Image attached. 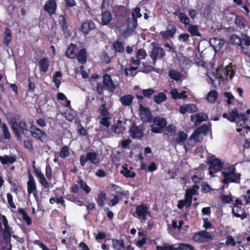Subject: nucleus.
<instances>
[{
  "instance_id": "nucleus-25",
  "label": "nucleus",
  "mask_w": 250,
  "mask_h": 250,
  "mask_svg": "<svg viewBox=\"0 0 250 250\" xmlns=\"http://www.w3.org/2000/svg\"><path fill=\"white\" fill-rule=\"evenodd\" d=\"M107 196L105 192L104 191H101L97 194V197L95 200L98 206L100 208H103Z\"/></svg>"
},
{
  "instance_id": "nucleus-3",
  "label": "nucleus",
  "mask_w": 250,
  "mask_h": 250,
  "mask_svg": "<svg viewBox=\"0 0 250 250\" xmlns=\"http://www.w3.org/2000/svg\"><path fill=\"white\" fill-rule=\"evenodd\" d=\"M11 128L15 134V137L18 139H21L22 134H24L25 131H28L27 124L23 120H21L19 122L16 120L12 121Z\"/></svg>"
},
{
  "instance_id": "nucleus-39",
  "label": "nucleus",
  "mask_w": 250,
  "mask_h": 250,
  "mask_svg": "<svg viewBox=\"0 0 250 250\" xmlns=\"http://www.w3.org/2000/svg\"><path fill=\"white\" fill-rule=\"evenodd\" d=\"M18 212L22 215V219L26 222L27 225L29 226L32 224L31 218L28 215L23 208H19Z\"/></svg>"
},
{
  "instance_id": "nucleus-62",
  "label": "nucleus",
  "mask_w": 250,
  "mask_h": 250,
  "mask_svg": "<svg viewBox=\"0 0 250 250\" xmlns=\"http://www.w3.org/2000/svg\"><path fill=\"white\" fill-rule=\"evenodd\" d=\"M146 56V53L145 50L143 49H139L137 51L136 57L142 60L145 59Z\"/></svg>"
},
{
  "instance_id": "nucleus-52",
  "label": "nucleus",
  "mask_w": 250,
  "mask_h": 250,
  "mask_svg": "<svg viewBox=\"0 0 250 250\" xmlns=\"http://www.w3.org/2000/svg\"><path fill=\"white\" fill-rule=\"evenodd\" d=\"M223 94L224 96L227 98L226 102L228 104L230 105L233 103L234 101V97L233 96L231 93L229 92H225Z\"/></svg>"
},
{
  "instance_id": "nucleus-54",
  "label": "nucleus",
  "mask_w": 250,
  "mask_h": 250,
  "mask_svg": "<svg viewBox=\"0 0 250 250\" xmlns=\"http://www.w3.org/2000/svg\"><path fill=\"white\" fill-rule=\"evenodd\" d=\"M7 198V202L9 204L10 208L13 209H15L16 208V206L13 202V198L12 195L10 193H7L6 194Z\"/></svg>"
},
{
  "instance_id": "nucleus-20",
  "label": "nucleus",
  "mask_w": 250,
  "mask_h": 250,
  "mask_svg": "<svg viewBox=\"0 0 250 250\" xmlns=\"http://www.w3.org/2000/svg\"><path fill=\"white\" fill-rule=\"evenodd\" d=\"M188 135L183 131H180L176 134L173 141L179 145H184L188 139Z\"/></svg>"
},
{
  "instance_id": "nucleus-28",
  "label": "nucleus",
  "mask_w": 250,
  "mask_h": 250,
  "mask_svg": "<svg viewBox=\"0 0 250 250\" xmlns=\"http://www.w3.org/2000/svg\"><path fill=\"white\" fill-rule=\"evenodd\" d=\"M238 116V111L236 108H234L232 111L229 112L228 114L226 113L223 114V117L227 119L231 122H234Z\"/></svg>"
},
{
  "instance_id": "nucleus-36",
  "label": "nucleus",
  "mask_w": 250,
  "mask_h": 250,
  "mask_svg": "<svg viewBox=\"0 0 250 250\" xmlns=\"http://www.w3.org/2000/svg\"><path fill=\"white\" fill-rule=\"evenodd\" d=\"M113 48L117 53H123L125 51L124 43L120 41H115L112 44Z\"/></svg>"
},
{
  "instance_id": "nucleus-35",
  "label": "nucleus",
  "mask_w": 250,
  "mask_h": 250,
  "mask_svg": "<svg viewBox=\"0 0 250 250\" xmlns=\"http://www.w3.org/2000/svg\"><path fill=\"white\" fill-rule=\"evenodd\" d=\"M218 97V94L216 90H212L208 93L206 100L209 103L213 104L216 101Z\"/></svg>"
},
{
  "instance_id": "nucleus-13",
  "label": "nucleus",
  "mask_w": 250,
  "mask_h": 250,
  "mask_svg": "<svg viewBox=\"0 0 250 250\" xmlns=\"http://www.w3.org/2000/svg\"><path fill=\"white\" fill-rule=\"evenodd\" d=\"M175 26L172 24H169L166 30L161 31L160 33L163 40L166 41L167 39L173 38L176 32Z\"/></svg>"
},
{
  "instance_id": "nucleus-48",
  "label": "nucleus",
  "mask_w": 250,
  "mask_h": 250,
  "mask_svg": "<svg viewBox=\"0 0 250 250\" xmlns=\"http://www.w3.org/2000/svg\"><path fill=\"white\" fill-rule=\"evenodd\" d=\"M70 155V152L67 146H63L60 152V156L62 158H65Z\"/></svg>"
},
{
  "instance_id": "nucleus-16",
  "label": "nucleus",
  "mask_w": 250,
  "mask_h": 250,
  "mask_svg": "<svg viewBox=\"0 0 250 250\" xmlns=\"http://www.w3.org/2000/svg\"><path fill=\"white\" fill-rule=\"evenodd\" d=\"M207 238L210 239L211 236L205 230L195 233L192 237V240L198 243L205 242Z\"/></svg>"
},
{
  "instance_id": "nucleus-9",
  "label": "nucleus",
  "mask_w": 250,
  "mask_h": 250,
  "mask_svg": "<svg viewBox=\"0 0 250 250\" xmlns=\"http://www.w3.org/2000/svg\"><path fill=\"white\" fill-rule=\"evenodd\" d=\"M96 24L90 20H86L82 23L80 28V32L84 36L87 35L91 31L95 29Z\"/></svg>"
},
{
  "instance_id": "nucleus-10",
  "label": "nucleus",
  "mask_w": 250,
  "mask_h": 250,
  "mask_svg": "<svg viewBox=\"0 0 250 250\" xmlns=\"http://www.w3.org/2000/svg\"><path fill=\"white\" fill-rule=\"evenodd\" d=\"M30 131L31 136L33 138L42 142L43 141V140L46 139L47 136L46 133L44 131L40 129L35 125H31Z\"/></svg>"
},
{
  "instance_id": "nucleus-5",
  "label": "nucleus",
  "mask_w": 250,
  "mask_h": 250,
  "mask_svg": "<svg viewBox=\"0 0 250 250\" xmlns=\"http://www.w3.org/2000/svg\"><path fill=\"white\" fill-rule=\"evenodd\" d=\"M153 125H150L151 131L154 133H162L167 125V120L162 117L156 116L153 118Z\"/></svg>"
},
{
  "instance_id": "nucleus-7",
  "label": "nucleus",
  "mask_w": 250,
  "mask_h": 250,
  "mask_svg": "<svg viewBox=\"0 0 250 250\" xmlns=\"http://www.w3.org/2000/svg\"><path fill=\"white\" fill-rule=\"evenodd\" d=\"M148 209L149 206L146 204L142 203L136 207L135 213L138 218L145 221L146 220L147 216L151 217V214Z\"/></svg>"
},
{
  "instance_id": "nucleus-26",
  "label": "nucleus",
  "mask_w": 250,
  "mask_h": 250,
  "mask_svg": "<svg viewBox=\"0 0 250 250\" xmlns=\"http://www.w3.org/2000/svg\"><path fill=\"white\" fill-rule=\"evenodd\" d=\"M87 159L95 166H98L100 162V158L95 152H88L86 154Z\"/></svg>"
},
{
  "instance_id": "nucleus-33",
  "label": "nucleus",
  "mask_w": 250,
  "mask_h": 250,
  "mask_svg": "<svg viewBox=\"0 0 250 250\" xmlns=\"http://www.w3.org/2000/svg\"><path fill=\"white\" fill-rule=\"evenodd\" d=\"M58 22L59 24L61 25L62 30L64 32L67 33L68 30V25L66 18L65 16L60 15L59 17Z\"/></svg>"
},
{
  "instance_id": "nucleus-22",
  "label": "nucleus",
  "mask_w": 250,
  "mask_h": 250,
  "mask_svg": "<svg viewBox=\"0 0 250 250\" xmlns=\"http://www.w3.org/2000/svg\"><path fill=\"white\" fill-rule=\"evenodd\" d=\"M234 23L237 26L240 28H244L248 26V22L244 17L237 14H234Z\"/></svg>"
},
{
  "instance_id": "nucleus-6",
  "label": "nucleus",
  "mask_w": 250,
  "mask_h": 250,
  "mask_svg": "<svg viewBox=\"0 0 250 250\" xmlns=\"http://www.w3.org/2000/svg\"><path fill=\"white\" fill-rule=\"evenodd\" d=\"M144 130L143 125H137L135 123H133L129 128V134L132 139L140 140L144 137Z\"/></svg>"
},
{
  "instance_id": "nucleus-51",
  "label": "nucleus",
  "mask_w": 250,
  "mask_h": 250,
  "mask_svg": "<svg viewBox=\"0 0 250 250\" xmlns=\"http://www.w3.org/2000/svg\"><path fill=\"white\" fill-rule=\"evenodd\" d=\"M23 146L24 147L28 149V150L31 151L33 150V143L32 139L25 140L23 141Z\"/></svg>"
},
{
  "instance_id": "nucleus-24",
  "label": "nucleus",
  "mask_w": 250,
  "mask_h": 250,
  "mask_svg": "<svg viewBox=\"0 0 250 250\" xmlns=\"http://www.w3.org/2000/svg\"><path fill=\"white\" fill-rule=\"evenodd\" d=\"M134 97L131 94H126L122 96L120 99V101L122 105L125 106H129L131 105Z\"/></svg>"
},
{
  "instance_id": "nucleus-42",
  "label": "nucleus",
  "mask_w": 250,
  "mask_h": 250,
  "mask_svg": "<svg viewBox=\"0 0 250 250\" xmlns=\"http://www.w3.org/2000/svg\"><path fill=\"white\" fill-rule=\"evenodd\" d=\"M177 245L176 250H196L194 247L189 244L182 243Z\"/></svg>"
},
{
  "instance_id": "nucleus-2",
  "label": "nucleus",
  "mask_w": 250,
  "mask_h": 250,
  "mask_svg": "<svg viewBox=\"0 0 250 250\" xmlns=\"http://www.w3.org/2000/svg\"><path fill=\"white\" fill-rule=\"evenodd\" d=\"M110 93L114 92L116 86L113 82L111 76L108 74H105L103 76V83H98L96 86V91L99 95L104 94V88Z\"/></svg>"
},
{
  "instance_id": "nucleus-21",
  "label": "nucleus",
  "mask_w": 250,
  "mask_h": 250,
  "mask_svg": "<svg viewBox=\"0 0 250 250\" xmlns=\"http://www.w3.org/2000/svg\"><path fill=\"white\" fill-rule=\"evenodd\" d=\"M77 46L76 44L70 43L65 52V56L69 59H74L77 56Z\"/></svg>"
},
{
  "instance_id": "nucleus-53",
  "label": "nucleus",
  "mask_w": 250,
  "mask_h": 250,
  "mask_svg": "<svg viewBox=\"0 0 250 250\" xmlns=\"http://www.w3.org/2000/svg\"><path fill=\"white\" fill-rule=\"evenodd\" d=\"M143 96L147 98L150 97L155 93V90L152 88L143 89L142 91Z\"/></svg>"
},
{
  "instance_id": "nucleus-14",
  "label": "nucleus",
  "mask_w": 250,
  "mask_h": 250,
  "mask_svg": "<svg viewBox=\"0 0 250 250\" xmlns=\"http://www.w3.org/2000/svg\"><path fill=\"white\" fill-rule=\"evenodd\" d=\"M57 8V5L56 0H48L46 1L43 10L49 15L52 16L56 13Z\"/></svg>"
},
{
  "instance_id": "nucleus-56",
  "label": "nucleus",
  "mask_w": 250,
  "mask_h": 250,
  "mask_svg": "<svg viewBox=\"0 0 250 250\" xmlns=\"http://www.w3.org/2000/svg\"><path fill=\"white\" fill-rule=\"evenodd\" d=\"M109 116L102 117L100 121V124L104 125L106 127H108L110 125V123L109 121Z\"/></svg>"
},
{
  "instance_id": "nucleus-40",
  "label": "nucleus",
  "mask_w": 250,
  "mask_h": 250,
  "mask_svg": "<svg viewBox=\"0 0 250 250\" xmlns=\"http://www.w3.org/2000/svg\"><path fill=\"white\" fill-rule=\"evenodd\" d=\"M127 29H130L131 31H133L136 28L137 26V19L135 18H129L127 20Z\"/></svg>"
},
{
  "instance_id": "nucleus-19",
  "label": "nucleus",
  "mask_w": 250,
  "mask_h": 250,
  "mask_svg": "<svg viewBox=\"0 0 250 250\" xmlns=\"http://www.w3.org/2000/svg\"><path fill=\"white\" fill-rule=\"evenodd\" d=\"M209 43L214 49V51L217 52L222 48L225 43V42L222 39L213 38L210 39Z\"/></svg>"
},
{
  "instance_id": "nucleus-49",
  "label": "nucleus",
  "mask_w": 250,
  "mask_h": 250,
  "mask_svg": "<svg viewBox=\"0 0 250 250\" xmlns=\"http://www.w3.org/2000/svg\"><path fill=\"white\" fill-rule=\"evenodd\" d=\"M1 128L3 133L4 138L7 140L10 139L11 138V134L6 124L3 123Z\"/></svg>"
},
{
  "instance_id": "nucleus-44",
  "label": "nucleus",
  "mask_w": 250,
  "mask_h": 250,
  "mask_svg": "<svg viewBox=\"0 0 250 250\" xmlns=\"http://www.w3.org/2000/svg\"><path fill=\"white\" fill-rule=\"evenodd\" d=\"M175 54V57L179 62V63L182 64H184L186 63L188 61V58L184 56L183 53L175 51L174 52Z\"/></svg>"
},
{
  "instance_id": "nucleus-37",
  "label": "nucleus",
  "mask_w": 250,
  "mask_h": 250,
  "mask_svg": "<svg viewBox=\"0 0 250 250\" xmlns=\"http://www.w3.org/2000/svg\"><path fill=\"white\" fill-rule=\"evenodd\" d=\"M188 25V31L190 33L191 36L201 37V34L199 32L197 25L189 24Z\"/></svg>"
},
{
  "instance_id": "nucleus-60",
  "label": "nucleus",
  "mask_w": 250,
  "mask_h": 250,
  "mask_svg": "<svg viewBox=\"0 0 250 250\" xmlns=\"http://www.w3.org/2000/svg\"><path fill=\"white\" fill-rule=\"evenodd\" d=\"M208 129V126L205 124L202 125L196 129L198 134L204 133L205 134L207 133Z\"/></svg>"
},
{
  "instance_id": "nucleus-61",
  "label": "nucleus",
  "mask_w": 250,
  "mask_h": 250,
  "mask_svg": "<svg viewBox=\"0 0 250 250\" xmlns=\"http://www.w3.org/2000/svg\"><path fill=\"white\" fill-rule=\"evenodd\" d=\"M227 240L226 241V245L227 246L231 245V246H235L236 244V242L234 240V239L232 237L231 235H228L226 238Z\"/></svg>"
},
{
  "instance_id": "nucleus-34",
  "label": "nucleus",
  "mask_w": 250,
  "mask_h": 250,
  "mask_svg": "<svg viewBox=\"0 0 250 250\" xmlns=\"http://www.w3.org/2000/svg\"><path fill=\"white\" fill-rule=\"evenodd\" d=\"M170 94L172 98L173 99H181L182 98H186L187 96L186 95V92L183 91L181 93H179L177 90L175 88L173 89L170 91Z\"/></svg>"
},
{
  "instance_id": "nucleus-55",
  "label": "nucleus",
  "mask_w": 250,
  "mask_h": 250,
  "mask_svg": "<svg viewBox=\"0 0 250 250\" xmlns=\"http://www.w3.org/2000/svg\"><path fill=\"white\" fill-rule=\"evenodd\" d=\"M99 110L102 117L109 116V112L105 104L101 105Z\"/></svg>"
},
{
  "instance_id": "nucleus-18",
  "label": "nucleus",
  "mask_w": 250,
  "mask_h": 250,
  "mask_svg": "<svg viewBox=\"0 0 250 250\" xmlns=\"http://www.w3.org/2000/svg\"><path fill=\"white\" fill-rule=\"evenodd\" d=\"M178 7V8L173 13V14L174 16H177L180 21L183 23L185 26L189 25L190 23V20L189 18L185 13L180 12V7L179 6Z\"/></svg>"
},
{
  "instance_id": "nucleus-63",
  "label": "nucleus",
  "mask_w": 250,
  "mask_h": 250,
  "mask_svg": "<svg viewBox=\"0 0 250 250\" xmlns=\"http://www.w3.org/2000/svg\"><path fill=\"white\" fill-rule=\"evenodd\" d=\"M212 190V189L207 183H203L201 186V190L202 192H210Z\"/></svg>"
},
{
  "instance_id": "nucleus-30",
  "label": "nucleus",
  "mask_w": 250,
  "mask_h": 250,
  "mask_svg": "<svg viewBox=\"0 0 250 250\" xmlns=\"http://www.w3.org/2000/svg\"><path fill=\"white\" fill-rule=\"evenodd\" d=\"M27 187L28 193L29 194L33 193L34 197L37 198V189L35 181H27Z\"/></svg>"
},
{
  "instance_id": "nucleus-31",
  "label": "nucleus",
  "mask_w": 250,
  "mask_h": 250,
  "mask_svg": "<svg viewBox=\"0 0 250 250\" xmlns=\"http://www.w3.org/2000/svg\"><path fill=\"white\" fill-rule=\"evenodd\" d=\"M16 161V158L13 156H0V162L3 165L12 164Z\"/></svg>"
},
{
  "instance_id": "nucleus-58",
  "label": "nucleus",
  "mask_w": 250,
  "mask_h": 250,
  "mask_svg": "<svg viewBox=\"0 0 250 250\" xmlns=\"http://www.w3.org/2000/svg\"><path fill=\"white\" fill-rule=\"evenodd\" d=\"M101 58L103 62L106 64H108L111 62V59L110 57L108 55L105 51L102 52Z\"/></svg>"
},
{
  "instance_id": "nucleus-47",
  "label": "nucleus",
  "mask_w": 250,
  "mask_h": 250,
  "mask_svg": "<svg viewBox=\"0 0 250 250\" xmlns=\"http://www.w3.org/2000/svg\"><path fill=\"white\" fill-rule=\"evenodd\" d=\"M78 184H79L80 188L84 191L86 193L88 194L90 192L91 188L83 180L80 179L78 182Z\"/></svg>"
},
{
  "instance_id": "nucleus-41",
  "label": "nucleus",
  "mask_w": 250,
  "mask_h": 250,
  "mask_svg": "<svg viewBox=\"0 0 250 250\" xmlns=\"http://www.w3.org/2000/svg\"><path fill=\"white\" fill-rule=\"evenodd\" d=\"M112 247L116 250H121L125 248V244L123 240L112 239Z\"/></svg>"
},
{
  "instance_id": "nucleus-43",
  "label": "nucleus",
  "mask_w": 250,
  "mask_h": 250,
  "mask_svg": "<svg viewBox=\"0 0 250 250\" xmlns=\"http://www.w3.org/2000/svg\"><path fill=\"white\" fill-rule=\"evenodd\" d=\"M154 101L157 104H160L161 103L165 101L167 99L166 95L163 92H160L157 95L154 96Z\"/></svg>"
},
{
  "instance_id": "nucleus-11",
  "label": "nucleus",
  "mask_w": 250,
  "mask_h": 250,
  "mask_svg": "<svg viewBox=\"0 0 250 250\" xmlns=\"http://www.w3.org/2000/svg\"><path fill=\"white\" fill-rule=\"evenodd\" d=\"M139 114L141 120L144 123L151 122L153 117L149 108L143 106L142 104L139 107Z\"/></svg>"
},
{
  "instance_id": "nucleus-1",
  "label": "nucleus",
  "mask_w": 250,
  "mask_h": 250,
  "mask_svg": "<svg viewBox=\"0 0 250 250\" xmlns=\"http://www.w3.org/2000/svg\"><path fill=\"white\" fill-rule=\"evenodd\" d=\"M222 175L223 176L222 183L227 186L226 188L230 183L239 184L240 182L241 175L237 171L235 165L225 167L222 172Z\"/></svg>"
},
{
  "instance_id": "nucleus-45",
  "label": "nucleus",
  "mask_w": 250,
  "mask_h": 250,
  "mask_svg": "<svg viewBox=\"0 0 250 250\" xmlns=\"http://www.w3.org/2000/svg\"><path fill=\"white\" fill-rule=\"evenodd\" d=\"M169 77L175 81H178L181 78V74L180 72L174 70H170L168 72Z\"/></svg>"
},
{
  "instance_id": "nucleus-57",
  "label": "nucleus",
  "mask_w": 250,
  "mask_h": 250,
  "mask_svg": "<svg viewBox=\"0 0 250 250\" xmlns=\"http://www.w3.org/2000/svg\"><path fill=\"white\" fill-rule=\"evenodd\" d=\"M159 56V47H154L150 54V58L153 60L155 61L157 59V58Z\"/></svg>"
},
{
  "instance_id": "nucleus-27",
  "label": "nucleus",
  "mask_w": 250,
  "mask_h": 250,
  "mask_svg": "<svg viewBox=\"0 0 250 250\" xmlns=\"http://www.w3.org/2000/svg\"><path fill=\"white\" fill-rule=\"evenodd\" d=\"M78 61L81 64H84L87 61V54L85 48H82L79 50L76 56Z\"/></svg>"
},
{
  "instance_id": "nucleus-38",
  "label": "nucleus",
  "mask_w": 250,
  "mask_h": 250,
  "mask_svg": "<svg viewBox=\"0 0 250 250\" xmlns=\"http://www.w3.org/2000/svg\"><path fill=\"white\" fill-rule=\"evenodd\" d=\"M229 39L232 44H236L238 46L243 48L242 37H240L235 34H232L230 36Z\"/></svg>"
},
{
  "instance_id": "nucleus-12",
  "label": "nucleus",
  "mask_w": 250,
  "mask_h": 250,
  "mask_svg": "<svg viewBox=\"0 0 250 250\" xmlns=\"http://www.w3.org/2000/svg\"><path fill=\"white\" fill-rule=\"evenodd\" d=\"M33 166V167L34 169V173L36 176L38 178L39 181L41 185L45 189H48L49 188V183L48 182L46 178H45L41 170L39 168H36L34 165L35 163V161L32 162Z\"/></svg>"
},
{
  "instance_id": "nucleus-8",
  "label": "nucleus",
  "mask_w": 250,
  "mask_h": 250,
  "mask_svg": "<svg viewBox=\"0 0 250 250\" xmlns=\"http://www.w3.org/2000/svg\"><path fill=\"white\" fill-rule=\"evenodd\" d=\"M106 0H103L101 9V24L103 25H106L108 24L112 20V17L110 11L105 10V4Z\"/></svg>"
},
{
  "instance_id": "nucleus-64",
  "label": "nucleus",
  "mask_w": 250,
  "mask_h": 250,
  "mask_svg": "<svg viewBox=\"0 0 250 250\" xmlns=\"http://www.w3.org/2000/svg\"><path fill=\"white\" fill-rule=\"evenodd\" d=\"M242 41L244 42V45L249 46L250 45V37L245 33L241 34Z\"/></svg>"
},
{
  "instance_id": "nucleus-29",
  "label": "nucleus",
  "mask_w": 250,
  "mask_h": 250,
  "mask_svg": "<svg viewBox=\"0 0 250 250\" xmlns=\"http://www.w3.org/2000/svg\"><path fill=\"white\" fill-rule=\"evenodd\" d=\"M12 40V34L11 30L8 27H6L4 32V40L3 43L6 46H8Z\"/></svg>"
},
{
  "instance_id": "nucleus-50",
  "label": "nucleus",
  "mask_w": 250,
  "mask_h": 250,
  "mask_svg": "<svg viewBox=\"0 0 250 250\" xmlns=\"http://www.w3.org/2000/svg\"><path fill=\"white\" fill-rule=\"evenodd\" d=\"M165 128L166 131L167 132L166 133L167 136L174 134L176 132V127L172 124H169L167 126L166 125Z\"/></svg>"
},
{
  "instance_id": "nucleus-59",
  "label": "nucleus",
  "mask_w": 250,
  "mask_h": 250,
  "mask_svg": "<svg viewBox=\"0 0 250 250\" xmlns=\"http://www.w3.org/2000/svg\"><path fill=\"white\" fill-rule=\"evenodd\" d=\"M78 131L79 133L82 135H83L84 136H88V133L86 129H85L82 125L80 122H79V124H78Z\"/></svg>"
},
{
  "instance_id": "nucleus-15",
  "label": "nucleus",
  "mask_w": 250,
  "mask_h": 250,
  "mask_svg": "<svg viewBox=\"0 0 250 250\" xmlns=\"http://www.w3.org/2000/svg\"><path fill=\"white\" fill-rule=\"evenodd\" d=\"M37 64L39 67L40 72L45 73L50 66V61L46 57H42L38 60Z\"/></svg>"
},
{
  "instance_id": "nucleus-32",
  "label": "nucleus",
  "mask_w": 250,
  "mask_h": 250,
  "mask_svg": "<svg viewBox=\"0 0 250 250\" xmlns=\"http://www.w3.org/2000/svg\"><path fill=\"white\" fill-rule=\"evenodd\" d=\"M199 187L197 185H193L192 188H188L185 193V198L188 199L192 200V196L195 194L197 190L199 189Z\"/></svg>"
},
{
  "instance_id": "nucleus-4",
  "label": "nucleus",
  "mask_w": 250,
  "mask_h": 250,
  "mask_svg": "<svg viewBox=\"0 0 250 250\" xmlns=\"http://www.w3.org/2000/svg\"><path fill=\"white\" fill-rule=\"evenodd\" d=\"M209 174L212 176L214 174L223 170V163L214 155L212 156L208 161Z\"/></svg>"
},
{
  "instance_id": "nucleus-46",
  "label": "nucleus",
  "mask_w": 250,
  "mask_h": 250,
  "mask_svg": "<svg viewBox=\"0 0 250 250\" xmlns=\"http://www.w3.org/2000/svg\"><path fill=\"white\" fill-rule=\"evenodd\" d=\"M207 115L204 113H201L196 115L194 122L196 123L200 124L201 122L207 120Z\"/></svg>"
},
{
  "instance_id": "nucleus-23",
  "label": "nucleus",
  "mask_w": 250,
  "mask_h": 250,
  "mask_svg": "<svg viewBox=\"0 0 250 250\" xmlns=\"http://www.w3.org/2000/svg\"><path fill=\"white\" fill-rule=\"evenodd\" d=\"M128 165L126 164H124L122 165L123 170L121 171V173L126 178H134L136 176V173L134 171H131L130 170L132 169V167H130L128 169Z\"/></svg>"
},
{
  "instance_id": "nucleus-17",
  "label": "nucleus",
  "mask_w": 250,
  "mask_h": 250,
  "mask_svg": "<svg viewBox=\"0 0 250 250\" xmlns=\"http://www.w3.org/2000/svg\"><path fill=\"white\" fill-rule=\"evenodd\" d=\"M232 212L234 216L240 218L241 220L246 218L248 215L244 208H242L241 206H233Z\"/></svg>"
}]
</instances>
